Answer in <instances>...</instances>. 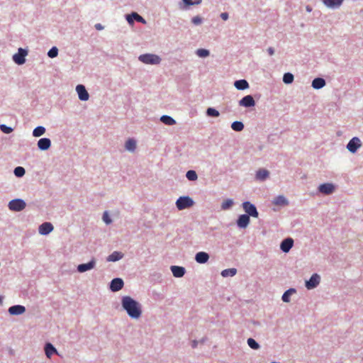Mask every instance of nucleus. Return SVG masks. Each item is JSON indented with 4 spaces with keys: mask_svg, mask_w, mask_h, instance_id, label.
Returning a JSON list of instances; mask_svg holds the SVG:
<instances>
[{
    "mask_svg": "<svg viewBox=\"0 0 363 363\" xmlns=\"http://www.w3.org/2000/svg\"><path fill=\"white\" fill-rule=\"evenodd\" d=\"M126 19L130 24L133 23V19L137 21L138 22H140L144 24L146 23L145 20L141 16L135 12L132 13L131 15H128L126 16Z\"/></svg>",
    "mask_w": 363,
    "mask_h": 363,
    "instance_id": "f3484780",
    "label": "nucleus"
},
{
    "mask_svg": "<svg viewBox=\"0 0 363 363\" xmlns=\"http://www.w3.org/2000/svg\"><path fill=\"white\" fill-rule=\"evenodd\" d=\"M239 105L244 107H252L255 105V101L251 95H247L239 101Z\"/></svg>",
    "mask_w": 363,
    "mask_h": 363,
    "instance_id": "9b49d317",
    "label": "nucleus"
},
{
    "mask_svg": "<svg viewBox=\"0 0 363 363\" xmlns=\"http://www.w3.org/2000/svg\"><path fill=\"white\" fill-rule=\"evenodd\" d=\"M242 207L245 210V211L248 213L249 216H251L255 218L258 217V212L257 211L256 207L255 205L252 204L251 203L248 201H245L242 203Z\"/></svg>",
    "mask_w": 363,
    "mask_h": 363,
    "instance_id": "423d86ee",
    "label": "nucleus"
},
{
    "mask_svg": "<svg viewBox=\"0 0 363 363\" xmlns=\"http://www.w3.org/2000/svg\"><path fill=\"white\" fill-rule=\"evenodd\" d=\"M96 266L95 259H91L88 263L81 264L77 266V271L80 273L94 269Z\"/></svg>",
    "mask_w": 363,
    "mask_h": 363,
    "instance_id": "6e6552de",
    "label": "nucleus"
},
{
    "mask_svg": "<svg viewBox=\"0 0 363 363\" xmlns=\"http://www.w3.org/2000/svg\"><path fill=\"white\" fill-rule=\"evenodd\" d=\"M58 49L56 47L52 48L48 52V55L50 58H54L57 56Z\"/></svg>",
    "mask_w": 363,
    "mask_h": 363,
    "instance_id": "37998d69",
    "label": "nucleus"
},
{
    "mask_svg": "<svg viewBox=\"0 0 363 363\" xmlns=\"http://www.w3.org/2000/svg\"><path fill=\"white\" fill-rule=\"evenodd\" d=\"M0 130L3 133H6V134L11 133L13 131V128H11V127L6 126L4 124H2L0 125Z\"/></svg>",
    "mask_w": 363,
    "mask_h": 363,
    "instance_id": "c03bdc74",
    "label": "nucleus"
},
{
    "mask_svg": "<svg viewBox=\"0 0 363 363\" xmlns=\"http://www.w3.org/2000/svg\"><path fill=\"white\" fill-rule=\"evenodd\" d=\"M196 54L201 57H206L209 55V51L206 49H199L196 51Z\"/></svg>",
    "mask_w": 363,
    "mask_h": 363,
    "instance_id": "79ce46f5",
    "label": "nucleus"
},
{
    "mask_svg": "<svg viewBox=\"0 0 363 363\" xmlns=\"http://www.w3.org/2000/svg\"><path fill=\"white\" fill-rule=\"evenodd\" d=\"M191 22L194 24V25H199L202 22V19L200 16H194L192 19H191Z\"/></svg>",
    "mask_w": 363,
    "mask_h": 363,
    "instance_id": "a18cd8bd",
    "label": "nucleus"
},
{
    "mask_svg": "<svg viewBox=\"0 0 363 363\" xmlns=\"http://www.w3.org/2000/svg\"><path fill=\"white\" fill-rule=\"evenodd\" d=\"M53 230V226L50 223L45 222L39 227V233L41 235H48Z\"/></svg>",
    "mask_w": 363,
    "mask_h": 363,
    "instance_id": "2eb2a0df",
    "label": "nucleus"
},
{
    "mask_svg": "<svg viewBox=\"0 0 363 363\" xmlns=\"http://www.w3.org/2000/svg\"><path fill=\"white\" fill-rule=\"evenodd\" d=\"M234 86L238 90H245L249 88V84L245 79L235 81Z\"/></svg>",
    "mask_w": 363,
    "mask_h": 363,
    "instance_id": "5701e85b",
    "label": "nucleus"
},
{
    "mask_svg": "<svg viewBox=\"0 0 363 363\" xmlns=\"http://www.w3.org/2000/svg\"><path fill=\"white\" fill-rule=\"evenodd\" d=\"M45 132V128L43 126H38L33 131V135L34 137H40L43 135Z\"/></svg>",
    "mask_w": 363,
    "mask_h": 363,
    "instance_id": "473e14b6",
    "label": "nucleus"
},
{
    "mask_svg": "<svg viewBox=\"0 0 363 363\" xmlns=\"http://www.w3.org/2000/svg\"><path fill=\"white\" fill-rule=\"evenodd\" d=\"M325 85V81L323 78H315L312 82V86L315 89L323 88Z\"/></svg>",
    "mask_w": 363,
    "mask_h": 363,
    "instance_id": "b1692460",
    "label": "nucleus"
},
{
    "mask_svg": "<svg viewBox=\"0 0 363 363\" xmlns=\"http://www.w3.org/2000/svg\"><path fill=\"white\" fill-rule=\"evenodd\" d=\"M344 0H322L323 3L328 8H338Z\"/></svg>",
    "mask_w": 363,
    "mask_h": 363,
    "instance_id": "aec40b11",
    "label": "nucleus"
},
{
    "mask_svg": "<svg viewBox=\"0 0 363 363\" xmlns=\"http://www.w3.org/2000/svg\"><path fill=\"white\" fill-rule=\"evenodd\" d=\"M318 189H319L320 192H321L322 194L328 195V194H332L334 191L335 187L332 184L325 183V184H320L318 187Z\"/></svg>",
    "mask_w": 363,
    "mask_h": 363,
    "instance_id": "ddd939ff",
    "label": "nucleus"
},
{
    "mask_svg": "<svg viewBox=\"0 0 363 363\" xmlns=\"http://www.w3.org/2000/svg\"><path fill=\"white\" fill-rule=\"evenodd\" d=\"M233 204V201L231 199L225 200L221 204V208L223 210L229 209Z\"/></svg>",
    "mask_w": 363,
    "mask_h": 363,
    "instance_id": "c9c22d12",
    "label": "nucleus"
},
{
    "mask_svg": "<svg viewBox=\"0 0 363 363\" xmlns=\"http://www.w3.org/2000/svg\"><path fill=\"white\" fill-rule=\"evenodd\" d=\"M125 147L127 150L133 152L136 148V141L130 138L126 141Z\"/></svg>",
    "mask_w": 363,
    "mask_h": 363,
    "instance_id": "cd10ccee",
    "label": "nucleus"
},
{
    "mask_svg": "<svg viewBox=\"0 0 363 363\" xmlns=\"http://www.w3.org/2000/svg\"><path fill=\"white\" fill-rule=\"evenodd\" d=\"M139 60L145 64L150 65H157L161 61L160 57L158 55L154 54L141 55L139 57Z\"/></svg>",
    "mask_w": 363,
    "mask_h": 363,
    "instance_id": "f03ea898",
    "label": "nucleus"
},
{
    "mask_svg": "<svg viewBox=\"0 0 363 363\" xmlns=\"http://www.w3.org/2000/svg\"><path fill=\"white\" fill-rule=\"evenodd\" d=\"M26 311V308L21 305H16L11 306L9 308V312L11 315H21Z\"/></svg>",
    "mask_w": 363,
    "mask_h": 363,
    "instance_id": "dca6fc26",
    "label": "nucleus"
},
{
    "mask_svg": "<svg viewBox=\"0 0 363 363\" xmlns=\"http://www.w3.org/2000/svg\"><path fill=\"white\" fill-rule=\"evenodd\" d=\"M220 17H221V18H222L223 21H226V20H228V13H225V12L222 13L220 14Z\"/></svg>",
    "mask_w": 363,
    "mask_h": 363,
    "instance_id": "de8ad7c7",
    "label": "nucleus"
},
{
    "mask_svg": "<svg viewBox=\"0 0 363 363\" xmlns=\"http://www.w3.org/2000/svg\"><path fill=\"white\" fill-rule=\"evenodd\" d=\"M194 205V201L189 196H181L176 201L177 208L183 210Z\"/></svg>",
    "mask_w": 363,
    "mask_h": 363,
    "instance_id": "7ed1b4c3",
    "label": "nucleus"
},
{
    "mask_svg": "<svg viewBox=\"0 0 363 363\" xmlns=\"http://www.w3.org/2000/svg\"><path fill=\"white\" fill-rule=\"evenodd\" d=\"M209 255L205 252H199L196 255L195 259L198 263L204 264L208 262Z\"/></svg>",
    "mask_w": 363,
    "mask_h": 363,
    "instance_id": "412c9836",
    "label": "nucleus"
},
{
    "mask_svg": "<svg viewBox=\"0 0 363 363\" xmlns=\"http://www.w3.org/2000/svg\"><path fill=\"white\" fill-rule=\"evenodd\" d=\"M51 141L49 138H41L38 142V147L41 150H46L50 148Z\"/></svg>",
    "mask_w": 363,
    "mask_h": 363,
    "instance_id": "6ab92c4d",
    "label": "nucleus"
},
{
    "mask_svg": "<svg viewBox=\"0 0 363 363\" xmlns=\"http://www.w3.org/2000/svg\"><path fill=\"white\" fill-rule=\"evenodd\" d=\"M95 28H96V30H102V29L104 28V27H103V26H101V24H100V23H96V24L95 25Z\"/></svg>",
    "mask_w": 363,
    "mask_h": 363,
    "instance_id": "09e8293b",
    "label": "nucleus"
},
{
    "mask_svg": "<svg viewBox=\"0 0 363 363\" xmlns=\"http://www.w3.org/2000/svg\"><path fill=\"white\" fill-rule=\"evenodd\" d=\"M202 0H183L184 4L186 6H193V5H199L201 3Z\"/></svg>",
    "mask_w": 363,
    "mask_h": 363,
    "instance_id": "ea45409f",
    "label": "nucleus"
},
{
    "mask_svg": "<svg viewBox=\"0 0 363 363\" xmlns=\"http://www.w3.org/2000/svg\"><path fill=\"white\" fill-rule=\"evenodd\" d=\"M25 169L22 167H17L14 169V174L18 177H21L25 174Z\"/></svg>",
    "mask_w": 363,
    "mask_h": 363,
    "instance_id": "58836bf2",
    "label": "nucleus"
},
{
    "mask_svg": "<svg viewBox=\"0 0 363 363\" xmlns=\"http://www.w3.org/2000/svg\"><path fill=\"white\" fill-rule=\"evenodd\" d=\"M362 145V143L360 141V140L357 138V137H354L353 138L352 140H350V142L348 143L347 145V148L348 149V150L352 153H354L357 149L361 147Z\"/></svg>",
    "mask_w": 363,
    "mask_h": 363,
    "instance_id": "0eeeda50",
    "label": "nucleus"
},
{
    "mask_svg": "<svg viewBox=\"0 0 363 363\" xmlns=\"http://www.w3.org/2000/svg\"><path fill=\"white\" fill-rule=\"evenodd\" d=\"M27 55L28 52L26 50L19 48L18 53L13 56V60L17 65H23L26 61L25 57Z\"/></svg>",
    "mask_w": 363,
    "mask_h": 363,
    "instance_id": "39448f33",
    "label": "nucleus"
},
{
    "mask_svg": "<svg viewBox=\"0 0 363 363\" xmlns=\"http://www.w3.org/2000/svg\"><path fill=\"white\" fill-rule=\"evenodd\" d=\"M273 203L277 206H286L288 204V201L284 196H279L274 199Z\"/></svg>",
    "mask_w": 363,
    "mask_h": 363,
    "instance_id": "c85d7f7f",
    "label": "nucleus"
},
{
    "mask_svg": "<svg viewBox=\"0 0 363 363\" xmlns=\"http://www.w3.org/2000/svg\"><path fill=\"white\" fill-rule=\"evenodd\" d=\"M1 302H2V299H1V298L0 297V303H1Z\"/></svg>",
    "mask_w": 363,
    "mask_h": 363,
    "instance_id": "603ef678",
    "label": "nucleus"
},
{
    "mask_svg": "<svg viewBox=\"0 0 363 363\" xmlns=\"http://www.w3.org/2000/svg\"><path fill=\"white\" fill-rule=\"evenodd\" d=\"M237 270L235 268L224 269L221 272V275L223 277H233L236 274Z\"/></svg>",
    "mask_w": 363,
    "mask_h": 363,
    "instance_id": "7c9ffc66",
    "label": "nucleus"
},
{
    "mask_svg": "<svg viewBox=\"0 0 363 363\" xmlns=\"http://www.w3.org/2000/svg\"><path fill=\"white\" fill-rule=\"evenodd\" d=\"M160 121L165 125H172L176 123L175 120L169 116H162L160 118Z\"/></svg>",
    "mask_w": 363,
    "mask_h": 363,
    "instance_id": "c756f323",
    "label": "nucleus"
},
{
    "mask_svg": "<svg viewBox=\"0 0 363 363\" xmlns=\"http://www.w3.org/2000/svg\"><path fill=\"white\" fill-rule=\"evenodd\" d=\"M103 220L106 224H110L111 223V219L109 218L108 214L107 212H104V213L103 215Z\"/></svg>",
    "mask_w": 363,
    "mask_h": 363,
    "instance_id": "49530a36",
    "label": "nucleus"
},
{
    "mask_svg": "<svg viewBox=\"0 0 363 363\" xmlns=\"http://www.w3.org/2000/svg\"><path fill=\"white\" fill-rule=\"evenodd\" d=\"M196 345H197L196 341H194L193 343H192V347H196Z\"/></svg>",
    "mask_w": 363,
    "mask_h": 363,
    "instance_id": "3c124183",
    "label": "nucleus"
},
{
    "mask_svg": "<svg viewBox=\"0 0 363 363\" xmlns=\"http://www.w3.org/2000/svg\"><path fill=\"white\" fill-rule=\"evenodd\" d=\"M295 292H296V291L294 289H290L287 290L286 291L284 292V294L282 296V298H281L282 301L286 303L289 302L290 301V296Z\"/></svg>",
    "mask_w": 363,
    "mask_h": 363,
    "instance_id": "2f4dec72",
    "label": "nucleus"
},
{
    "mask_svg": "<svg viewBox=\"0 0 363 363\" xmlns=\"http://www.w3.org/2000/svg\"><path fill=\"white\" fill-rule=\"evenodd\" d=\"M293 245H294L293 239L291 238H288L284 239L281 242L280 247H281V250L284 252H288L293 247Z\"/></svg>",
    "mask_w": 363,
    "mask_h": 363,
    "instance_id": "4468645a",
    "label": "nucleus"
},
{
    "mask_svg": "<svg viewBox=\"0 0 363 363\" xmlns=\"http://www.w3.org/2000/svg\"><path fill=\"white\" fill-rule=\"evenodd\" d=\"M26 203L19 199H13L9 203V208L13 211H21L26 208Z\"/></svg>",
    "mask_w": 363,
    "mask_h": 363,
    "instance_id": "20e7f679",
    "label": "nucleus"
},
{
    "mask_svg": "<svg viewBox=\"0 0 363 363\" xmlns=\"http://www.w3.org/2000/svg\"><path fill=\"white\" fill-rule=\"evenodd\" d=\"M231 128L235 131H241L244 128V125L240 121H235L231 124Z\"/></svg>",
    "mask_w": 363,
    "mask_h": 363,
    "instance_id": "72a5a7b5",
    "label": "nucleus"
},
{
    "mask_svg": "<svg viewBox=\"0 0 363 363\" xmlns=\"http://www.w3.org/2000/svg\"><path fill=\"white\" fill-rule=\"evenodd\" d=\"M206 113L209 116L218 117L219 116V112L213 108H208L206 111Z\"/></svg>",
    "mask_w": 363,
    "mask_h": 363,
    "instance_id": "a19ab883",
    "label": "nucleus"
},
{
    "mask_svg": "<svg viewBox=\"0 0 363 363\" xmlns=\"http://www.w3.org/2000/svg\"><path fill=\"white\" fill-rule=\"evenodd\" d=\"M267 51H268L269 55H273L274 53V49L272 48H269L267 49Z\"/></svg>",
    "mask_w": 363,
    "mask_h": 363,
    "instance_id": "8fccbe9b",
    "label": "nucleus"
},
{
    "mask_svg": "<svg viewBox=\"0 0 363 363\" xmlns=\"http://www.w3.org/2000/svg\"><path fill=\"white\" fill-rule=\"evenodd\" d=\"M123 309L128 315L135 319H138L142 314L141 306L140 303L132 298L130 296H123L121 301Z\"/></svg>",
    "mask_w": 363,
    "mask_h": 363,
    "instance_id": "f257e3e1",
    "label": "nucleus"
},
{
    "mask_svg": "<svg viewBox=\"0 0 363 363\" xmlns=\"http://www.w3.org/2000/svg\"><path fill=\"white\" fill-rule=\"evenodd\" d=\"M186 178L190 181H195L197 179V174L195 171L194 170H189L186 172Z\"/></svg>",
    "mask_w": 363,
    "mask_h": 363,
    "instance_id": "4c0bfd02",
    "label": "nucleus"
},
{
    "mask_svg": "<svg viewBox=\"0 0 363 363\" xmlns=\"http://www.w3.org/2000/svg\"><path fill=\"white\" fill-rule=\"evenodd\" d=\"M320 277L317 274L311 276L310 279L306 282V286L308 289H311L316 287L320 283Z\"/></svg>",
    "mask_w": 363,
    "mask_h": 363,
    "instance_id": "1a4fd4ad",
    "label": "nucleus"
},
{
    "mask_svg": "<svg viewBox=\"0 0 363 363\" xmlns=\"http://www.w3.org/2000/svg\"><path fill=\"white\" fill-rule=\"evenodd\" d=\"M171 270L175 277H182L185 273V269L182 267L172 266Z\"/></svg>",
    "mask_w": 363,
    "mask_h": 363,
    "instance_id": "4be33fe9",
    "label": "nucleus"
},
{
    "mask_svg": "<svg viewBox=\"0 0 363 363\" xmlns=\"http://www.w3.org/2000/svg\"><path fill=\"white\" fill-rule=\"evenodd\" d=\"M123 255L121 252L115 251L107 257V261L116 262L121 259L123 257Z\"/></svg>",
    "mask_w": 363,
    "mask_h": 363,
    "instance_id": "bb28decb",
    "label": "nucleus"
},
{
    "mask_svg": "<svg viewBox=\"0 0 363 363\" xmlns=\"http://www.w3.org/2000/svg\"><path fill=\"white\" fill-rule=\"evenodd\" d=\"M247 344L249 347L253 350H258L259 348V345L252 338L247 340Z\"/></svg>",
    "mask_w": 363,
    "mask_h": 363,
    "instance_id": "e433bc0d",
    "label": "nucleus"
},
{
    "mask_svg": "<svg viewBox=\"0 0 363 363\" xmlns=\"http://www.w3.org/2000/svg\"><path fill=\"white\" fill-rule=\"evenodd\" d=\"M76 91L78 94L79 98L82 101H87L89 99V94L86 90L84 86L79 84L76 87Z\"/></svg>",
    "mask_w": 363,
    "mask_h": 363,
    "instance_id": "f8f14e48",
    "label": "nucleus"
},
{
    "mask_svg": "<svg viewBox=\"0 0 363 363\" xmlns=\"http://www.w3.org/2000/svg\"><path fill=\"white\" fill-rule=\"evenodd\" d=\"M45 352L48 358H50L53 354L57 353L56 349L53 347V345L51 343H47L45 345Z\"/></svg>",
    "mask_w": 363,
    "mask_h": 363,
    "instance_id": "393cba45",
    "label": "nucleus"
},
{
    "mask_svg": "<svg viewBox=\"0 0 363 363\" xmlns=\"http://www.w3.org/2000/svg\"><path fill=\"white\" fill-rule=\"evenodd\" d=\"M269 172L264 169H260L257 172L256 178L257 179L263 181L269 177Z\"/></svg>",
    "mask_w": 363,
    "mask_h": 363,
    "instance_id": "a878e982",
    "label": "nucleus"
},
{
    "mask_svg": "<svg viewBox=\"0 0 363 363\" xmlns=\"http://www.w3.org/2000/svg\"><path fill=\"white\" fill-rule=\"evenodd\" d=\"M123 281L120 278L113 279L110 285V289L112 291L116 292L121 290L123 287Z\"/></svg>",
    "mask_w": 363,
    "mask_h": 363,
    "instance_id": "9d476101",
    "label": "nucleus"
},
{
    "mask_svg": "<svg viewBox=\"0 0 363 363\" xmlns=\"http://www.w3.org/2000/svg\"><path fill=\"white\" fill-rule=\"evenodd\" d=\"M294 81V75L291 73L287 72L284 74L283 82L285 84H291Z\"/></svg>",
    "mask_w": 363,
    "mask_h": 363,
    "instance_id": "f704fd0d",
    "label": "nucleus"
},
{
    "mask_svg": "<svg viewBox=\"0 0 363 363\" xmlns=\"http://www.w3.org/2000/svg\"><path fill=\"white\" fill-rule=\"evenodd\" d=\"M249 223L250 217L246 214L241 215L237 221L238 225L242 228H245L248 225Z\"/></svg>",
    "mask_w": 363,
    "mask_h": 363,
    "instance_id": "a211bd4d",
    "label": "nucleus"
}]
</instances>
